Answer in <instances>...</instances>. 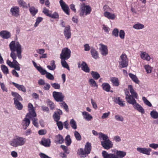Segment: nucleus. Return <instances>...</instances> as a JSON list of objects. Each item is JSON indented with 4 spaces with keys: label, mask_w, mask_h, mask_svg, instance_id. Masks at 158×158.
<instances>
[{
    "label": "nucleus",
    "mask_w": 158,
    "mask_h": 158,
    "mask_svg": "<svg viewBox=\"0 0 158 158\" xmlns=\"http://www.w3.org/2000/svg\"><path fill=\"white\" fill-rule=\"evenodd\" d=\"M9 47L11 52L10 55H16L15 52L16 51L18 59L21 60L22 58L21 55L22 48V46L20 43L18 42L12 41L10 44Z\"/></svg>",
    "instance_id": "f257e3e1"
},
{
    "label": "nucleus",
    "mask_w": 158,
    "mask_h": 158,
    "mask_svg": "<svg viewBox=\"0 0 158 158\" xmlns=\"http://www.w3.org/2000/svg\"><path fill=\"white\" fill-rule=\"evenodd\" d=\"M99 138L101 140V144L105 149L108 150L112 148L113 144L112 142L109 139L107 135L102 132L99 134Z\"/></svg>",
    "instance_id": "f03ea898"
},
{
    "label": "nucleus",
    "mask_w": 158,
    "mask_h": 158,
    "mask_svg": "<svg viewBox=\"0 0 158 158\" xmlns=\"http://www.w3.org/2000/svg\"><path fill=\"white\" fill-rule=\"evenodd\" d=\"M25 138L18 135L15 136L9 142V145L13 148H17L24 145L26 143Z\"/></svg>",
    "instance_id": "7ed1b4c3"
},
{
    "label": "nucleus",
    "mask_w": 158,
    "mask_h": 158,
    "mask_svg": "<svg viewBox=\"0 0 158 158\" xmlns=\"http://www.w3.org/2000/svg\"><path fill=\"white\" fill-rule=\"evenodd\" d=\"M117 155L114 154L108 153L106 151L102 152V156L104 158H123L126 155V152L122 151L117 150L116 152Z\"/></svg>",
    "instance_id": "20e7f679"
},
{
    "label": "nucleus",
    "mask_w": 158,
    "mask_h": 158,
    "mask_svg": "<svg viewBox=\"0 0 158 158\" xmlns=\"http://www.w3.org/2000/svg\"><path fill=\"white\" fill-rule=\"evenodd\" d=\"M92 11V8L89 5L83 3L80 5L79 15L81 17H85L89 15Z\"/></svg>",
    "instance_id": "39448f33"
},
{
    "label": "nucleus",
    "mask_w": 158,
    "mask_h": 158,
    "mask_svg": "<svg viewBox=\"0 0 158 158\" xmlns=\"http://www.w3.org/2000/svg\"><path fill=\"white\" fill-rule=\"evenodd\" d=\"M128 63V60L125 53H123L120 56L119 61V67L121 69L127 67Z\"/></svg>",
    "instance_id": "423d86ee"
},
{
    "label": "nucleus",
    "mask_w": 158,
    "mask_h": 158,
    "mask_svg": "<svg viewBox=\"0 0 158 158\" xmlns=\"http://www.w3.org/2000/svg\"><path fill=\"white\" fill-rule=\"evenodd\" d=\"M71 52L69 49L67 48H64L62 50L60 54L61 59H68L71 56Z\"/></svg>",
    "instance_id": "0eeeda50"
},
{
    "label": "nucleus",
    "mask_w": 158,
    "mask_h": 158,
    "mask_svg": "<svg viewBox=\"0 0 158 158\" xmlns=\"http://www.w3.org/2000/svg\"><path fill=\"white\" fill-rule=\"evenodd\" d=\"M52 95L54 99L57 102H62L64 100V96L61 92L54 91Z\"/></svg>",
    "instance_id": "6e6552de"
},
{
    "label": "nucleus",
    "mask_w": 158,
    "mask_h": 158,
    "mask_svg": "<svg viewBox=\"0 0 158 158\" xmlns=\"http://www.w3.org/2000/svg\"><path fill=\"white\" fill-rule=\"evenodd\" d=\"M29 114H27L25 118L23 121V129L24 130H26L27 127L29 126L30 122V119H31L33 117H35L29 115Z\"/></svg>",
    "instance_id": "1a4fd4ad"
},
{
    "label": "nucleus",
    "mask_w": 158,
    "mask_h": 158,
    "mask_svg": "<svg viewBox=\"0 0 158 158\" xmlns=\"http://www.w3.org/2000/svg\"><path fill=\"white\" fill-rule=\"evenodd\" d=\"M136 150L140 153L148 156H149L150 155V152L152 151V149L149 148H146L144 147L141 148L139 147L137 148Z\"/></svg>",
    "instance_id": "9d476101"
},
{
    "label": "nucleus",
    "mask_w": 158,
    "mask_h": 158,
    "mask_svg": "<svg viewBox=\"0 0 158 158\" xmlns=\"http://www.w3.org/2000/svg\"><path fill=\"white\" fill-rule=\"evenodd\" d=\"M10 13L13 16L18 17L20 16L19 7L18 6H12L10 10Z\"/></svg>",
    "instance_id": "9b49d317"
},
{
    "label": "nucleus",
    "mask_w": 158,
    "mask_h": 158,
    "mask_svg": "<svg viewBox=\"0 0 158 158\" xmlns=\"http://www.w3.org/2000/svg\"><path fill=\"white\" fill-rule=\"evenodd\" d=\"M17 55H10V56L13 59V65H14L13 68L17 71L20 70V64L18 63L16 60L17 58Z\"/></svg>",
    "instance_id": "f8f14e48"
},
{
    "label": "nucleus",
    "mask_w": 158,
    "mask_h": 158,
    "mask_svg": "<svg viewBox=\"0 0 158 158\" xmlns=\"http://www.w3.org/2000/svg\"><path fill=\"white\" fill-rule=\"evenodd\" d=\"M59 3L61 8L64 11L67 15H69V10L68 6L63 0H60Z\"/></svg>",
    "instance_id": "ddd939ff"
},
{
    "label": "nucleus",
    "mask_w": 158,
    "mask_h": 158,
    "mask_svg": "<svg viewBox=\"0 0 158 158\" xmlns=\"http://www.w3.org/2000/svg\"><path fill=\"white\" fill-rule=\"evenodd\" d=\"M64 34L66 39L68 40L71 38V34L69 26H67L65 27L64 30Z\"/></svg>",
    "instance_id": "4468645a"
},
{
    "label": "nucleus",
    "mask_w": 158,
    "mask_h": 158,
    "mask_svg": "<svg viewBox=\"0 0 158 158\" xmlns=\"http://www.w3.org/2000/svg\"><path fill=\"white\" fill-rule=\"evenodd\" d=\"M0 36L4 39H7L11 37V34L6 30H3L0 31Z\"/></svg>",
    "instance_id": "2eb2a0df"
},
{
    "label": "nucleus",
    "mask_w": 158,
    "mask_h": 158,
    "mask_svg": "<svg viewBox=\"0 0 158 158\" xmlns=\"http://www.w3.org/2000/svg\"><path fill=\"white\" fill-rule=\"evenodd\" d=\"M101 47L99 48L101 54L103 56H106L108 54V50L107 46L103 44H100Z\"/></svg>",
    "instance_id": "dca6fc26"
},
{
    "label": "nucleus",
    "mask_w": 158,
    "mask_h": 158,
    "mask_svg": "<svg viewBox=\"0 0 158 158\" xmlns=\"http://www.w3.org/2000/svg\"><path fill=\"white\" fill-rule=\"evenodd\" d=\"M62 111L60 109L57 110L54 112L53 117L56 122L59 121L60 118V115L62 114Z\"/></svg>",
    "instance_id": "f3484780"
},
{
    "label": "nucleus",
    "mask_w": 158,
    "mask_h": 158,
    "mask_svg": "<svg viewBox=\"0 0 158 158\" xmlns=\"http://www.w3.org/2000/svg\"><path fill=\"white\" fill-rule=\"evenodd\" d=\"M28 107L29 113L27 114H29V115L33 117H36V114L34 109L33 105L31 103H29L28 104Z\"/></svg>",
    "instance_id": "a211bd4d"
},
{
    "label": "nucleus",
    "mask_w": 158,
    "mask_h": 158,
    "mask_svg": "<svg viewBox=\"0 0 158 158\" xmlns=\"http://www.w3.org/2000/svg\"><path fill=\"white\" fill-rule=\"evenodd\" d=\"M64 141V138L61 135L58 134L56 136L54 141L56 144H62Z\"/></svg>",
    "instance_id": "6ab92c4d"
},
{
    "label": "nucleus",
    "mask_w": 158,
    "mask_h": 158,
    "mask_svg": "<svg viewBox=\"0 0 158 158\" xmlns=\"http://www.w3.org/2000/svg\"><path fill=\"white\" fill-rule=\"evenodd\" d=\"M140 57L143 60L149 61L151 59L150 56L146 52H141L140 54Z\"/></svg>",
    "instance_id": "aec40b11"
},
{
    "label": "nucleus",
    "mask_w": 158,
    "mask_h": 158,
    "mask_svg": "<svg viewBox=\"0 0 158 158\" xmlns=\"http://www.w3.org/2000/svg\"><path fill=\"white\" fill-rule=\"evenodd\" d=\"M133 106L135 109L136 110L139 112H140L142 114L144 113V109L138 103L136 102L133 105Z\"/></svg>",
    "instance_id": "412c9836"
},
{
    "label": "nucleus",
    "mask_w": 158,
    "mask_h": 158,
    "mask_svg": "<svg viewBox=\"0 0 158 158\" xmlns=\"http://www.w3.org/2000/svg\"><path fill=\"white\" fill-rule=\"evenodd\" d=\"M104 15L108 19L112 20L114 19L116 17V16L114 14L111 13L107 11L104 12Z\"/></svg>",
    "instance_id": "4be33fe9"
},
{
    "label": "nucleus",
    "mask_w": 158,
    "mask_h": 158,
    "mask_svg": "<svg viewBox=\"0 0 158 158\" xmlns=\"http://www.w3.org/2000/svg\"><path fill=\"white\" fill-rule=\"evenodd\" d=\"M11 95L14 97V102L19 101L22 100V98L21 96L17 92H12Z\"/></svg>",
    "instance_id": "5701e85b"
},
{
    "label": "nucleus",
    "mask_w": 158,
    "mask_h": 158,
    "mask_svg": "<svg viewBox=\"0 0 158 158\" xmlns=\"http://www.w3.org/2000/svg\"><path fill=\"white\" fill-rule=\"evenodd\" d=\"M134 98V97L132 95H130L126 97L125 98L128 103L133 105L136 102Z\"/></svg>",
    "instance_id": "b1692460"
},
{
    "label": "nucleus",
    "mask_w": 158,
    "mask_h": 158,
    "mask_svg": "<svg viewBox=\"0 0 158 158\" xmlns=\"http://www.w3.org/2000/svg\"><path fill=\"white\" fill-rule=\"evenodd\" d=\"M12 83L19 90L21 91L24 92H26V89L23 85H20L14 82H12Z\"/></svg>",
    "instance_id": "393cba45"
},
{
    "label": "nucleus",
    "mask_w": 158,
    "mask_h": 158,
    "mask_svg": "<svg viewBox=\"0 0 158 158\" xmlns=\"http://www.w3.org/2000/svg\"><path fill=\"white\" fill-rule=\"evenodd\" d=\"M83 118L87 121H90L93 118V117L86 111H83L82 113Z\"/></svg>",
    "instance_id": "a878e982"
},
{
    "label": "nucleus",
    "mask_w": 158,
    "mask_h": 158,
    "mask_svg": "<svg viewBox=\"0 0 158 158\" xmlns=\"http://www.w3.org/2000/svg\"><path fill=\"white\" fill-rule=\"evenodd\" d=\"M29 7H30L29 10L30 13L32 16H35L38 12V9L34 6L30 7V4H28Z\"/></svg>",
    "instance_id": "bb28decb"
},
{
    "label": "nucleus",
    "mask_w": 158,
    "mask_h": 158,
    "mask_svg": "<svg viewBox=\"0 0 158 158\" xmlns=\"http://www.w3.org/2000/svg\"><path fill=\"white\" fill-rule=\"evenodd\" d=\"M114 101L116 103L118 104L121 106H125V104L124 103V101H122L120 98L119 97L114 98Z\"/></svg>",
    "instance_id": "cd10ccee"
},
{
    "label": "nucleus",
    "mask_w": 158,
    "mask_h": 158,
    "mask_svg": "<svg viewBox=\"0 0 158 158\" xmlns=\"http://www.w3.org/2000/svg\"><path fill=\"white\" fill-rule=\"evenodd\" d=\"M42 144L45 147H49L50 146L51 140L49 139H44L41 141Z\"/></svg>",
    "instance_id": "c85d7f7f"
},
{
    "label": "nucleus",
    "mask_w": 158,
    "mask_h": 158,
    "mask_svg": "<svg viewBox=\"0 0 158 158\" xmlns=\"http://www.w3.org/2000/svg\"><path fill=\"white\" fill-rule=\"evenodd\" d=\"M81 69L86 73L89 72V69L86 63L84 61H82L81 64Z\"/></svg>",
    "instance_id": "c756f323"
},
{
    "label": "nucleus",
    "mask_w": 158,
    "mask_h": 158,
    "mask_svg": "<svg viewBox=\"0 0 158 158\" xmlns=\"http://www.w3.org/2000/svg\"><path fill=\"white\" fill-rule=\"evenodd\" d=\"M77 153L83 157H85L88 154L85 149L82 148L79 149Z\"/></svg>",
    "instance_id": "7c9ffc66"
},
{
    "label": "nucleus",
    "mask_w": 158,
    "mask_h": 158,
    "mask_svg": "<svg viewBox=\"0 0 158 158\" xmlns=\"http://www.w3.org/2000/svg\"><path fill=\"white\" fill-rule=\"evenodd\" d=\"M110 80L113 84V85L115 86H118L119 85V80L117 77H111L110 78Z\"/></svg>",
    "instance_id": "2f4dec72"
},
{
    "label": "nucleus",
    "mask_w": 158,
    "mask_h": 158,
    "mask_svg": "<svg viewBox=\"0 0 158 158\" xmlns=\"http://www.w3.org/2000/svg\"><path fill=\"white\" fill-rule=\"evenodd\" d=\"M128 88L131 95L134 97V98H137L138 96L137 94L135 92L132 86L131 85H129L128 86Z\"/></svg>",
    "instance_id": "473e14b6"
},
{
    "label": "nucleus",
    "mask_w": 158,
    "mask_h": 158,
    "mask_svg": "<svg viewBox=\"0 0 158 158\" xmlns=\"http://www.w3.org/2000/svg\"><path fill=\"white\" fill-rule=\"evenodd\" d=\"M90 52L93 58L97 59L99 58L98 52L94 48H92L90 51Z\"/></svg>",
    "instance_id": "72a5a7b5"
},
{
    "label": "nucleus",
    "mask_w": 158,
    "mask_h": 158,
    "mask_svg": "<svg viewBox=\"0 0 158 158\" xmlns=\"http://www.w3.org/2000/svg\"><path fill=\"white\" fill-rule=\"evenodd\" d=\"M102 87L103 89L104 90H105L107 92H109L110 91V86L109 84L104 83L102 84Z\"/></svg>",
    "instance_id": "f704fd0d"
},
{
    "label": "nucleus",
    "mask_w": 158,
    "mask_h": 158,
    "mask_svg": "<svg viewBox=\"0 0 158 158\" xmlns=\"http://www.w3.org/2000/svg\"><path fill=\"white\" fill-rule=\"evenodd\" d=\"M50 64L51 65H48L47 67L51 70H54L56 68L55 61L54 60H52L50 62Z\"/></svg>",
    "instance_id": "c9c22d12"
},
{
    "label": "nucleus",
    "mask_w": 158,
    "mask_h": 158,
    "mask_svg": "<svg viewBox=\"0 0 158 158\" xmlns=\"http://www.w3.org/2000/svg\"><path fill=\"white\" fill-rule=\"evenodd\" d=\"M91 144L90 143L87 142L85 146V150L88 154L90 153L91 150Z\"/></svg>",
    "instance_id": "e433bc0d"
},
{
    "label": "nucleus",
    "mask_w": 158,
    "mask_h": 158,
    "mask_svg": "<svg viewBox=\"0 0 158 158\" xmlns=\"http://www.w3.org/2000/svg\"><path fill=\"white\" fill-rule=\"evenodd\" d=\"M14 104L15 105L16 108L18 110H21L22 109L23 106L19 101L14 102Z\"/></svg>",
    "instance_id": "4c0bfd02"
},
{
    "label": "nucleus",
    "mask_w": 158,
    "mask_h": 158,
    "mask_svg": "<svg viewBox=\"0 0 158 158\" xmlns=\"http://www.w3.org/2000/svg\"><path fill=\"white\" fill-rule=\"evenodd\" d=\"M129 77L132 79V80L135 83L138 84L139 83V81L138 80L136 76L131 73H129Z\"/></svg>",
    "instance_id": "58836bf2"
},
{
    "label": "nucleus",
    "mask_w": 158,
    "mask_h": 158,
    "mask_svg": "<svg viewBox=\"0 0 158 158\" xmlns=\"http://www.w3.org/2000/svg\"><path fill=\"white\" fill-rule=\"evenodd\" d=\"M144 27V25L142 24L138 23L134 24L133 28L136 30H139L143 29Z\"/></svg>",
    "instance_id": "ea45409f"
},
{
    "label": "nucleus",
    "mask_w": 158,
    "mask_h": 158,
    "mask_svg": "<svg viewBox=\"0 0 158 158\" xmlns=\"http://www.w3.org/2000/svg\"><path fill=\"white\" fill-rule=\"evenodd\" d=\"M69 123L73 129L76 130L77 128V125L76 122L73 119H71L70 122Z\"/></svg>",
    "instance_id": "a19ab883"
},
{
    "label": "nucleus",
    "mask_w": 158,
    "mask_h": 158,
    "mask_svg": "<svg viewBox=\"0 0 158 158\" xmlns=\"http://www.w3.org/2000/svg\"><path fill=\"white\" fill-rule=\"evenodd\" d=\"M66 59H61V64L62 66L64 68H66L69 70L70 69L69 67L67 64L66 62L65 61V60Z\"/></svg>",
    "instance_id": "79ce46f5"
},
{
    "label": "nucleus",
    "mask_w": 158,
    "mask_h": 158,
    "mask_svg": "<svg viewBox=\"0 0 158 158\" xmlns=\"http://www.w3.org/2000/svg\"><path fill=\"white\" fill-rule=\"evenodd\" d=\"M18 2L19 5L23 7V8H27V3L23 0H18Z\"/></svg>",
    "instance_id": "37998d69"
},
{
    "label": "nucleus",
    "mask_w": 158,
    "mask_h": 158,
    "mask_svg": "<svg viewBox=\"0 0 158 158\" xmlns=\"http://www.w3.org/2000/svg\"><path fill=\"white\" fill-rule=\"evenodd\" d=\"M65 140L66 141V144L67 146H69L71 143V139L70 136L68 135L65 138Z\"/></svg>",
    "instance_id": "c03bdc74"
},
{
    "label": "nucleus",
    "mask_w": 158,
    "mask_h": 158,
    "mask_svg": "<svg viewBox=\"0 0 158 158\" xmlns=\"http://www.w3.org/2000/svg\"><path fill=\"white\" fill-rule=\"evenodd\" d=\"M151 116L154 119H156L158 118V113L155 110H153L150 113Z\"/></svg>",
    "instance_id": "a18cd8bd"
},
{
    "label": "nucleus",
    "mask_w": 158,
    "mask_h": 158,
    "mask_svg": "<svg viewBox=\"0 0 158 158\" xmlns=\"http://www.w3.org/2000/svg\"><path fill=\"white\" fill-rule=\"evenodd\" d=\"M91 74L93 77L96 80L98 79L100 77L99 74L96 72L92 71Z\"/></svg>",
    "instance_id": "49530a36"
},
{
    "label": "nucleus",
    "mask_w": 158,
    "mask_h": 158,
    "mask_svg": "<svg viewBox=\"0 0 158 158\" xmlns=\"http://www.w3.org/2000/svg\"><path fill=\"white\" fill-rule=\"evenodd\" d=\"M2 70L4 74H7L9 73V70L8 68L4 65H2L1 66Z\"/></svg>",
    "instance_id": "de8ad7c7"
},
{
    "label": "nucleus",
    "mask_w": 158,
    "mask_h": 158,
    "mask_svg": "<svg viewBox=\"0 0 158 158\" xmlns=\"http://www.w3.org/2000/svg\"><path fill=\"white\" fill-rule=\"evenodd\" d=\"M89 82L91 86L96 87H98V85L97 84L96 82L93 79L91 78L90 79L89 81Z\"/></svg>",
    "instance_id": "09e8293b"
},
{
    "label": "nucleus",
    "mask_w": 158,
    "mask_h": 158,
    "mask_svg": "<svg viewBox=\"0 0 158 158\" xmlns=\"http://www.w3.org/2000/svg\"><path fill=\"white\" fill-rule=\"evenodd\" d=\"M144 68L147 73H150L152 72V68L149 65L147 64L144 66Z\"/></svg>",
    "instance_id": "8fccbe9b"
},
{
    "label": "nucleus",
    "mask_w": 158,
    "mask_h": 158,
    "mask_svg": "<svg viewBox=\"0 0 158 158\" xmlns=\"http://www.w3.org/2000/svg\"><path fill=\"white\" fill-rule=\"evenodd\" d=\"M47 102L48 105L50 106L51 109L53 110L54 108L55 105L52 102L49 100H48L47 101Z\"/></svg>",
    "instance_id": "3c124183"
},
{
    "label": "nucleus",
    "mask_w": 158,
    "mask_h": 158,
    "mask_svg": "<svg viewBox=\"0 0 158 158\" xmlns=\"http://www.w3.org/2000/svg\"><path fill=\"white\" fill-rule=\"evenodd\" d=\"M114 118L117 121L123 122L124 120L122 116L118 114L114 116Z\"/></svg>",
    "instance_id": "603ef678"
},
{
    "label": "nucleus",
    "mask_w": 158,
    "mask_h": 158,
    "mask_svg": "<svg viewBox=\"0 0 158 158\" xmlns=\"http://www.w3.org/2000/svg\"><path fill=\"white\" fill-rule=\"evenodd\" d=\"M74 136L77 140H80L81 139V136L79 133L77 131H75L74 132Z\"/></svg>",
    "instance_id": "864d4df0"
},
{
    "label": "nucleus",
    "mask_w": 158,
    "mask_h": 158,
    "mask_svg": "<svg viewBox=\"0 0 158 158\" xmlns=\"http://www.w3.org/2000/svg\"><path fill=\"white\" fill-rule=\"evenodd\" d=\"M43 18L41 17H38L36 20V22L34 24V27H37L38 24L41 22L43 20Z\"/></svg>",
    "instance_id": "5fc2aeb1"
},
{
    "label": "nucleus",
    "mask_w": 158,
    "mask_h": 158,
    "mask_svg": "<svg viewBox=\"0 0 158 158\" xmlns=\"http://www.w3.org/2000/svg\"><path fill=\"white\" fill-rule=\"evenodd\" d=\"M60 106L61 107H63L66 111H68L69 109L68 106L65 102L62 101V102L60 103Z\"/></svg>",
    "instance_id": "6e6d98bb"
},
{
    "label": "nucleus",
    "mask_w": 158,
    "mask_h": 158,
    "mask_svg": "<svg viewBox=\"0 0 158 158\" xmlns=\"http://www.w3.org/2000/svg\"><path fill=\"white\" fill-rule=\"evenodd\" d=\"M37 69L42 75H44L46 73V71L43 69L41 67L38 66L36 67Z\"/></svg>",
    "instance_id": "4d7b16f0"
},
{
    "label": "nucleus",
    "mask_w": 158,
    "mask_h": 158,
    "mask_svg": "<svg viewBox=\"0 0 158 158\" xmlns=\"http://www.w3.org/2000/svg\"><path fill=\"white\" fill-rule=\"evenodd\" d=\"M46 77L48 79L50 80H53L54 79V77L53 75L51 73L48 72L46 71Z\"/></svg>",
    "instance_id": "13d9d810"
},
{
    "label": "nucleus",
    "mask_w": 158,
    "mask_h": 158,
    "mask_svg": "<svg viewBox=\"0 0 158 158\" xmlns=\"http://www.w3.org/2000/svg\"><path fill=\"white\" fill-rule=\"evenodd\" d=\"M118 30L117 28H114L113 29L112 32V35L115 37H117L118 36Z\"/></svg>",
    "instance_id": "bf43d9fd"
},
{
    "label": "nucleus",
    "mask_w": 158,
    "mask_h": 158,
    "mask_svg": "<svg viewBox=\"0 0 158 158\" xmlns=\"http://www.w3.org/2000/svg\"><path fill=\"white\" fill-rule=\"evenodd\" d=\"M142 100L146 105L149 106H152L151 103L147 99V98L145 97H143L142 98Z\"/></svg>",
    "instance_id": "052dcab7"
},
{
    "label": "nucleus",
    "mask_w": 158,
    "mask_h": 158,
    "mask_svg": "<svg viewBox=\"0 0 158 158\" xmlns=\"http://www.w3.org/2000/svg\"><path fill=\"white\" fill-rule=\"evenodd\" d=\"M49 17L54 19H58L59 15L58 13L56 12H54L52 14H51Z\"/></svg>",
    "instance_id": "680f3d73"
},
{
    "label": "nucleus",
    "mask_w": 158,
    "mask_h": 158,
    "mask_svg": "<svg viewBox=\"0 0 158 158\" xmlns=\"http://www.w3.org/2000/svg\"><path fill=\"white\" fill-rule=\"evenodd\" d=\"M51 85L52 87L56 89H59L60 88V85L58 83H52Z\"/></svg>",
    "instance_id": "e2e57ef3"
},
{
    "label": "nucleus",
    "mask_w": 158,
    "mask_h": 158,
    "mask_svg": "<svg viewBox=\"0 0 158 158\" xmlns=\"http://www.w3.org/2000/svg\"><path fill=\"white\" fill-rule=\"evenodd\" d=\"M125 33L124 31L123 30H120L119 32V36L120 38L122 39H124L125 38Z\"/></svg>",
    "instance_id": "0e129e2a"
},
{
    "label": "nucleus",
    "mask_w": 158,
    "mask_h": 158,
    "mask_svg": "<svg viewBox=\"0 0 158 158\" xmlns=\"http://www.w3.org/2000/svg\"><path fill=\"white\" fill-rule=\"evenodd\" d=\"M149 147L154 149H156L158 148V144L155 143H151L149 144Z\"/></svg>",
    "instance_id": "69168bd1"
},
{
    "label": "nucleus",
    "mask_w": 158,
    "mask_h": 158,
    "mask_svg": "<svg viewBox=\"0 0 158 158\" xmlns=\"http://www.w3.org/2000/svg\"><path fill=\"white\" fill-rule=\"evenodd\" d=\"M33 121V124L36 127H38L39 126L38 123L37 122V118L33 117L31 118Z\"/></svg>",
    "instance_id": "338daca9"
},
{
    "label": "nucleus",
    "mask_w": 158,
    "mask_h": 158,
    "mask_svg": "<svg viewBox=\"0 0 158 158\" xmlns=\"http://www.w3.org/2000/svg\"><path fill=\"white\" fill-rule=\"evenodd\" d=\"M56 122V124L59 130H61L62 129L63 127V123L61 121H58Z\"/></svg>",
    "instance_id": "774afa93"
}]
</instances>
